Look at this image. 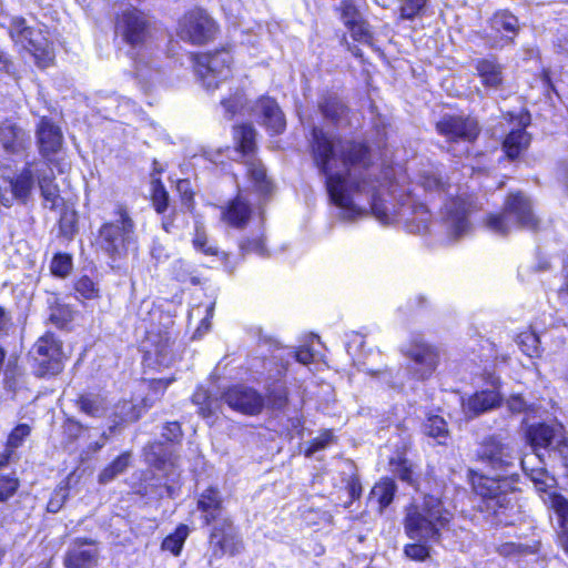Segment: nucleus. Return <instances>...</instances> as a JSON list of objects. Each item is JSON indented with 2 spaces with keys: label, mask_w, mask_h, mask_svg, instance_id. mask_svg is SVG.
<instances>
[{
  "label": "nucleus",
  "mask_w": 568,
  "mask_h": 568,
  "mask_svg": "<svg viewBox=\"0 0 568 568\" xmlns=\"http://www.w3.org/2000/svg\"><path fill=\"white\" fill-rule=\"evenodd\" d=\"M313 159L326 178V189L332 202L343 210L347 220L371 213L383 224L400 222L409 233L427 231L430 222L428 209L417 203L412 194L403 199L397 209L390 210L382 195L390 187V169H385L383 180L371 179L368 149L352 141H342L322 129L312 131Z\"/></svg>",
  "instance_id": "obj_1"
},
{
  "label": "nucleus",
  "mask_w": 568,
  "mask_h": 568,
  "mask_svg": "<svg viewBox=\"0 0 568 568\" xmlns=\"http://www.w3.org/2000/svg\"><path fill=\"white\" fill-rule=\"evenodd\" d=\"M452 519V511L440 498L433 495H426L420 503L409 504L405 508L403 525L406 536L415 542L405 546V556L425 561L430 554L427 544L439 542L443 532L449 530Z\"/></svg>",
  "instance_id": "obj_2"
},
{
  "label": "nucleus",
  "mask_w": 568,
  "mask_h": 568,
  "mask_svg": "<svg viewBox=\"0 0 568 568\" xmlns=\"http://www.w3.org/2000/svg\"><path fill=\"white\" fill-rule=\"evenodd\" d=\"M468 478L480 499L478 510L495 525H513L518 515L517 493L507 477H488L473 469Z\"/></svg>",
  "instance_id": "obj_3"
},
{
  "label": "nucleus",
  "mask_w": 568,
  "mask_h": 568,
  "mask_svg": "<svg viewBox=\"0 0 568 568\" xmlns=\"http://www.w3.org/2000/svg\"><path fill=\"white\" fill-rule=\"evenodd\" d=\"M486 225L496 234L506 235L516 227L536 229L538 219L530 199L524 192L516 191L507 195L501 213L487 217Z\"/></svg>",
  "instance_id": "obj_4"
},
{
  "label": "nucleus",
  "mask_w": 568,
  "mask_h": 568,
  "mask_svg": "<svg viewBox=\"0 0 568 568\" xmlns=\"http://www.w3.org/2000/svg\"><path fill=\"white\" fill-rule=\"evenodd\" d=\"M233 55L227 48L195 55L194 69L202 85L213 92L225 83L232 74Z\"/></svg>",
  "instance_id": "obj_5"
},
{
  "label": "nucleus",
  "mask_w": 568,
  "mask_h": 568,
  "mask_svg": "<svg viewBox=\"0 0 568 568\" xmlns=\"http://www.w3.org/2000/svg\"><path fill=\"white\" fill-rule=\"evenodd\" d=\"M255 138L256 131L251 124H243L234 128V140L239 145V151L245 158L246 172L254 186L262 194H268L272 190V183L266 176V170L258 159L255 158Z\"/></svg>",
  "instance_id": "obj_6"
},
{
  "label": "nucleus",
  "mask_w": 568,
  "mask_h": 568,
  "mask_svg": "<svg viewBox=\"0 0 568 568\" xmlns=\"http://www.w3.org/2000/svg\"><path fill=\"white\" fill-rule=\"evenodd\" d=\"M11 39L32 53L41 68L48 67L54 58L52 44L41 29L27 26L23 18H14L10 26Z\"/></svg>",
  "instance_id": "obj_7"
},
{
  "label": "nucleus",
  "mask_w": 568,
  "mask_h": 568,
  "mask_svg": "<svg viewBox=\"0 0 568 568\" xmlns=\"http://www.w3.org/2000/svg\"><path fill=\"white\" fill-rule=\"evenodd\" d=\"M176 32L183 41L201 45L214 39L217 26L205 10L195 8L179 20Z\"/></svg>",
  "instance_id": "obj_8"
},
{
  "label": "nucleus",
  "mask_w": 568,
  "mask_h": 568,
  "mask_svg": "<svg viewBox=\"0 0 568 568\" xmlns=\"http://www.w3.org/2000/svg\"><path fill=\"white\" fill-rule=\"evenodd\" d=\"M244 544L241 535L230 518H223L216 521L210 534V555L209 566L212 567L214 560L223 556L231 557L242 552Z\"/></svg>",
  "instance_id": "obj_9"
},
{
  "label": "nucleus",
  "mask_w": 568,
  "mask_h": 568,
  "mask_svg": "<svg viewBox=\"0 0 568 568\" xmlns=\"http://www.w3.org/2000/svg\"><path fill=\"white\" fill-rule=\"evenodd\" d=\"M478 207L477 200L466 193L445 203L443 213L448 233L453 239H460L469 234L471 225L468 216Z\"/></svg>",
  "instance_id": "obj_10"
},
{
  "label": "nucleus",
  "mask_w": 568,
  "mask_h": 568,
  "mask_svg": "<svg viewBox=\"0 0 568 568\" xmlns=\"http://www.w3.org/2000/svg\"><path fill=\"white\" fill-rule=\"evenodd\" d=\"M116 220L103 224L95 243L102 248H120L135 244L134 224L126 211L120 207Z\"/></svg>",
  "instance_id": "obj_11"
},
{
  "label": "nucleus",
  "mask_w": 568,
  "mask_h": 568,
  "mask_svg": "<svg viewBox=\"0 0 568 568\" xmlns=\"http://www.w3.org/2000/svg\"><path fill=\"white\" fill-rule=\"evenodd\" d=\"M476 456L495 470L508 471L519 459L514 446L500 436L491 435L483 439Z\"/></svg>",
  "instance_id": "obj_12"
},
{
  "label": "nucleus",
  "mask_w": 568,
  "mask_h": 568,
  "mask_svg": "<svg viewBox=\"0 0 568 568\" xmlns=\"http://www.w3.org/2000/svg\"><path fill=\"white\" fill-rule=\"evenodd\" d=\"M39 376L57 375L62 371V344L52 333L41 336L30 351Z\"/></svg>",
  "instance_id": "obj_13"
},
{
  "label": "nucleus",
  "mask_w": 568,
  "mask_h": 568,
  "mask_svg": "<svg viewBox=\"0 0 568 568\" xmlns=\"http://www.w3.org/2000/svg\"><path fill=\"white\" fill-rule=\"evenodd\" d=\"M115 31L124 42L136 48L143 45L150 37V20L143 11L126 8L118 17Z\"/></svg>",
  "instance_id": "obj_14"
},
{
  "label": "nucleus",
  "mask_w": 568,
  "mask_h": 568,
  "mask_svg": "<svg viewBox=\"0 0 568 568\" xmlns=\"http://www.w3.org/2000/svg\"><path fill=\"white\" fill-rule=\"evenodd\" d=\"M402 351L413 363L409 372L415 378L425 381L433 375L439 362V354L435 347L423 341H413Z\"/></svg>",
  "instance_id": "obj_15"
},
{
  "label": "nucleus",
  "mask_w": 568,
  "mask_h": 568,
  "mask_svg": "<svg viewBox=\"0 0 568 568\" xmlns=\"http://www.w3.org/2000/svg\"><path fill=\"white\" fill-rule=\"evenodd\" d=\"M222 399L233 410L248 416L258 415L265 406L264 396L256 389L244 385L230 387L223 393Z\"/></svg>",
  "instance_id": "obj_16"
},
{
  "label": "nucleus",
  "mask_w": 568,
  "mask_h": 568,
  "mask_svg": "<svg viewBox=\"0 0 568 568\" xmlns=\"http://www.w3.org/2000/svg\"><path fill=\"white\" fill-rule=\"evenodd\" d=\"M146 458L153 467L164 473L166 477V483L164 484L166 495L174 498L178 490L174 484L180 477V470L173 450L161 443H154L150 446Z\"/></svg>",
  "instance_id": "obj_17"
},
{
  "label": "nucleus",
  "mask_w": 568,
  "mask_h": 568,
  "mask_svg": "<svg viewBox=\"0 0 568 568\" xmlns=\"http://www.w3.org/2000/svg\"><path fill=\"white\" fill-rule=\"evenodd\" d=\"M436 126L450 143L466 144L474 141L478 134L477 122L469 118L444 116Z\"/></svg>",
  "instance_id": "obj_18"
},
{
  "label": "nucleus",
  "mask_w": 568,
  "mask_h": 568,
  "mask_svg": "<svg viewBox=\"0 0 568 568\" xmlns=\"http://www.w3.org/2000/svg\"><path fill=\"white\" fill-rule=\"evenodd\" d=\"M98 549L91 539L77 538L64 556L65 568H93L97 565Z\"/></svg>",
  "instance_id": "obj_19"
},
{
  "label": "nucleus",
  "mask_w": 568,
  "mask_h": 568,
  "mask_svg": "<svg viewBox=\"0 0 568 568\" xmlns=\"http://www.w3.org/2000/svg\"><path fill=\"white\" fill-rule=\"evenodd\" d=\"M40 154L48 161L57 154L63 144V135L58 125L51 120L42 118L36 131Z\"/></svg>",
  "instance_id": "obj_20"
},
{
  "label": "nucleus",
  "mask_w": 568,
  "mask_h": 568,
  "mask_svg": "<svg viewBox=\"0 0 568 568\" xmlns=\"http://www.w3.org/2000/svg\"><path fill=\"white\" fill-rule=\"evenodd\" d=\"M565 432V427L557 422L538 423L528 427L527 436L534 447L547 448L550 453L562 440Z\"/></svg>",
  "instance_id": "obj_21"
},
{
  "label": "nucleus",
  "mask_w": 568,
  "mask_h": 568,
  "mask_svg": "<svg viewBox=\"0 0 568 568\" xmlns=\"http://www.w3.org/2000/svg\"><path fill=\"white\" fill-rule=\"evenodd\" d=\"M0 144L10 154L23 152L29 145V136L16 122L7 119L0 122Z\"/></svg>",
  "instance_id": "obj_22"
},
{
  "label": "nucleus",
  "mask_w": 568,
  "mask_h": 568,
  "mask_svg": "<svg viewBox=\"0 0 568 568\" xmlns=\"http://www.w3.org/2000/svg\"><path fill=\"white\" fill-rule=\"evenodd\" d=\"M500 404L501 396L497 390L485 389L471 395L464 402L463 407L466 415L475 417L498 407Z\"/></svg>",
  "instance_id": "obj_23"
},
{
  "label": "nucleus",
  "mask_w": 568,
  "mask_h": 568,
  "mask_svg": "<svg viewBox=\"0 0 568 568\" xmlns=\"http://www.w3.org/2000/svg\"><path fill=\"white\" fill-rule=\"evenodd\" d=\"M255 112L261 115L263 124L270 132L278 134L285 129L284 114L273 99L261 98L256 103Z\"/></svg>",
  "instance_id": "obj_24"
},
{
  "label": "nucleus",
  "mask_w": 568,
  "mask_h": 568,
  "mask_svg": "<svg viewBox=\"0 0 568 568\" xmlns=\"http://www.w3.org/2000/svg\"><path fill=\"white\" fill-rule=\"evenodd\" d=\"M197 509L203 514L206 525L223 519L222 497L219 489L209 487L201 493L197 499Z\"/></svg>",
  "instance_id": "obj_25"
},
{
  "label": "nucleus",
  "mask_w": 568,
  "mask_h": 568,
  "mask_svg": "<svg viewBox=\"0 0 568 568\" xmlns=\"http://www.w3.org/2000/svg\"><path fill=\"white\" fill-rule=\"evenodd\" d=\"M477 75L486 88L498 89L504 81V67L496 59H478L475 62Z\"/></svg>",
  "instance_id": "obj_26"
},
{
  "label": "nucleus",
  "mask_w": 568,
  "mask_h": 568,
  "mask_svg": "<svg viewBox=\"0 0 568 568\" xmlns=\"http://www.w3.org/2000/svg\"><path fill=\"white\" fill-rule=\"evenodd\" d=\"M43 165L45 166L43 170H37L38 184L45 202V206L53 210L59 205L61 197L59 195V189L54 183L52 169L48 164Z\"/></svg>",
  "instance_id": "obj_27"
},
{
  "label": "nucleus",
  "mask_w": 568,
  "mask_h": 568,
  "mask_svg": "<svg viewBox=\"0 0 568 568\" xmlns=\"http://www.w3.org/2000/svg\"><path fill=\"white\" fill-rule=\"evenodd\" d=\"M491 29L497 33L506 32L513 34L511 37L506 36L501 38V43H494L493 47H504L513 42V37L519 30V23L517 17H515L509 11L503 10L498 11L494 14L490 20Z\"/></svg>",
  "instance_id": "obj_28"
},
{
  "label": "nucleus",
  "mask_w": 568,
  "mask_h": 568,
  "mask_svg": "<svg viewBox=\"0 0 568 568\" xmlns=\"http://www.w3.org/2000/svg\"><path fill=\"white\" fill-rule=\"evenodd\" d=\"M222 216L229 225L242 227L251 216V206L242 196H237L223 210Z\"/></svg>",
  "instance_id": "obj_29"
},
{
  "label": "nucleus",
  "mask_w": 568,
  "mask_h": 568,
  "mask_svg": "<svg viewBox=\"0 0 568 568\" xmlns=\"http://www.w3.org/2000/svg\"><path fill=\"white\" fill-rule=\"evenodd\" d=\"M77 406L82 413L94 418L104 416L109 408L106 398L95 393L81 394L77 399Z\"/></svg>",
  "instance_id": "obj_30"
},
{
  "label": "nucleus",
  "mask_w": 568,
  "mask_h": 568,
  "mask_svg": "<svg viewBox=\"0 0 568 568\" xmlns=\"http://www.w3.org/2000/svg\"><path fill=\"white\" fill-rule=\"evenodd\" d=\"M541 499L556 515L561 531L568 530V499L554 489L541 495Z\"/></svg>",
  "instance_id": "obj_31"
},
{
  "label": "nucleus",
  "mask_w": 568,
  "mask_h": 568,
  "mask_svg": "<svg viewBox=\"0 0 568 568\" xmlns=\"http://www.w3.org/2000/svg\"><path fill=\"white\" fill-rule=\"evenodd\" d=\"M397 486L390 478H384L376 483L371 490L369 500L378 504L379 511L382 513L387 508L394 499Z\"/></svg>",
  "instance_id": "obj_32"
},
{
  "label": "nucleus",
  "mask_w": 568,
  "mask_h": 568,
  "mask_svg": "<svg viewBox=\"0 0 568 568\" xmlns=\"http://www.w3.org/2000/svg\"><path fill=\"white\" fill-rule=\"evenodd\" d=\"M520 465H521L523 470L534 483L536 489L540 493V496L545 495V494H547V491H550L551 489H554V487L556 485V479L554 477H551L544 467L529 468L527 459H521Z\"/></svg>",
  "instance_id": "obj_33"
},
{
  "label": "nucleus",
  "mask_w": 568,
  "mask_h": 568,
  "mask_svg": "<svg viewBox=\"0 0 568 568\" xmlns=\"http://www.w3.org/2000/svg\"><path fill=\"white\" fill-rule=\"evenodd\" d=\"M530 138L523 128H518L508 133L505 138L503 148L509 159H516L529 145Z\"/></svg>",
  "instance_id": "obj_34"
},
{
  "label": "nucleus",
  "mask_w": 568,
  "mask_h": 568,
  "mask_svg": "<svg viewBox=\"0 0 568 568\" xmlns=\"http://www.w3.org/2000/svg\"><path fill=\"white\" fill-rule=\"evenodd\" d=\"M423 432L428 437H433L438 444L446 443L449 432L445 419L438 415H430L423 424Z\"/></svg>",
  "instance_id": "obj_35"
},
{
  "label": "nucleus",
  "mask_w": 568,
  "mask_h": 568,
  "mask_svg": "<svg viewBox=\"0 0 568 568\" xmlns=\"http://www.w3.org/2000/svg\"><path fill=\"white\" fill-rule=\"evenodd\" d=\"M320 109L324 118L333 123H337L346 113V108L336 95L324 97L320 102Z\"/></svg>",
  "instance_id": "obj_36"
},
{
  "label": "nucleus",
  "mask_w": 568,
  "mask_h": 568,
  "mask_svg": "<svg viewBox=\"0 0 568 568\" xmlns=\"http://www.w3.org/2000/svg\"><path fill=\"white\" fill-rule=\"evenodd\" d=\"M389 465H390V470L393 471V474L396 475L402 481L412 486L416 490L418 489L417 477L415 475V471L413 470L412 464L408 463L407 459L393 458V459H390Z\"/></svg>",
  "instance_id": "obj_37"
},
{
  "label": "nucleus",
  "mask_w": 568,
  "mask_h": 568,
  "mask_svg": "<svg viewBox=\"0 0 568 568\" xmlns=\"http://www.w3.org/2000/svg\"><path fill=\"white\" fill-rule=\"evenodd\" d=\"M130 454L123 453L119 457H116L110 465H108L99 474V483L105 485L112 481L116 476L123 474L129 466Z\"/></svg>",
  "instance_id": "obj_38"
},
{
  "label": "nucleus",
  "mask_w": 568,
  "mask_h": 568,
  "mask_svg": "<svg viewBox=\"0 0 568 568\" xmlns=\"http://www.w3.org/2000/svg\"><path fill=\"white\" fill-rule=\"evenodd\" d=\"M33 172L30 166H27L22 172L11 182L12 193L17 199L24 200L29 196L33 186Z\"/></svg>",
  "instance_id": "obj_39"
},
{
  "label": "nucleus",
  "mask_w": 568,
  "mask_h": 568,
  "mask_svg": "<svg viewBox=\"0 0 568 568\" xmlns=\"http://www.w3.org/2000/svg\"><path fill=\"white\" fill-rule=\"evenodd\" d=\"M187 535L189 527L186 525H180L173 534L164 538L162 549L170 551L174 556L180 555Z\"/></svg>",
  "instance_id": "obj_40"
},
{
  "label": "nucleus",
  "mask_w": 568,
  "mask_h": 568,
  "mask_svg": "<svg viewBox=\"0 0 568 568\" xmlns=\"http://www.w3.org/2000/svg\"><path fill=\"white\" fill-rule=\"evenodd\" d=\"M267 404L272 409L281 410L287 404V389L282 382H276L266 389Z\"/></svg>",
  "instance_id": "obj_41"
},
{
  "label": "nucleus",
  "mask_w": 568,
  "mask_h": 568,
  "mask_svg": "<svg viewBox=\"0 0 568 568\" xmlns=\"http://www.w3.org/2000/svg\"><path fill=\"white\" fill-rule=\"evenodd\" d=\"M50 268L55 276L65 277L72 270V257L67 253L58 252L51 261Z\"/></svg>",
  "instance_id": "obj_42"
},
{
  "label": "nucleus",
  "mask_w": 568,
  "mask_h": 568,
  "mask_svg": "<svg viewBox=\"0 0 568 568\" xmlns=\"http://www.w3.org/2000/svg\"><path fill=\"white\" fill-rule=\"evenodd\" d=\"M539 337L535 333H523L518 336V345L529 357L539 356Z\"/></svg>",
  "instance_id": "obj_43"
},
{
  "label": "nucleus",
  "mask_w": 568,
  "mask_h": 568,
  "mask_svg": "<svg viewBox=\"0 0 568 568\" xmlns=\"http://www.w3.org/2000/svg\"><path fill=\"white\" fill-rule=\"evenodd\" d=\"M75 292L87 300L100 296L97 284L87 275L81 276L74 284Z\"/></svg>",
  "instance_id": "obj_44"
},
{
  "label": "nucleus",
  "mask_w": 568,
  "mask_h": 568,
  "mask_svg": "<svg viewBox=\"0 0 568 568\" xmlns=\"http://www.w3.org/2000/svg\"><path fill=\"white\" fill-rule=\"evenodd\" d=\"M426 0H399V12L402 19L412 20L425 8Z\"/></svg>",
  "instance_id": "obj_45"
},
{
  "label": "nucleus",
  "mask_w": 568,
  "mask_h": 568,
  "mask_svg": "<svg viewBox=\"0 0 568 568\" xmlns=\"http://www.w3.org/2000/svg\"><path fill=\"white\" fill-rule=\"evenodd\" d=\"M31 434V426L28 424L17 425L8 436L7 446L11 450L20 447L26 438Z\"/></svg>",
  "instance_id": "obj_46"
},
{
  "label": "nucleus",
  "mask_w": 568,
  "mask_h": 568,
  "mask_svg": "<svg viewBox=\"0 0 568 568\" xmlns=\"http://www.w3.org/2000/svg\"><path fill=\"white\" fill-rule=\"evenodd\" d=\"M192 403L199 407V414L203 417L212 415V399L206 389L200 387L192 396Z\"/></svg>",
  "instance_id": "obj_47"
},
{
  "label": "nucleus",
  "mask_w": 568,
  "mask_h": 568,
  "mask_svg": "<svg viewBox=\"0 0 568 568\" xmlns=\"http://www.w3.org/2000/svg\"><path fill=\"white\" fill-rule=\"evenodd\" d=\"M19 488V480L13 475L0 476V503L7 501L11 498Z\"/></svg>",
  "instance_id": "obj_48"
},
{
  "label": "nucleus",
  "mask_w": 568,
  "mask_h": 568,
  "mask_svg": "<svg viewBox=\"0 0 568 568\" xmlns=\"http://www.w3.org/2000/svg\"><path fill=\"white\" fill-rule=\"evenodd\" d=\"M341 18L345 26H353L362 19L361 12L357 10L353 0H343L339 4Z\"/></svg>",
  "instance_id": "obj_49"
},
{
  "label": "nucleus",
  "mask_w": 568,
  "mask_h": 568,
  "mask_svg": "<svg viewBox=\"0 0 568 568\" xmlns=\"http://www.w3.org/2000/svg\"><path fill=\"white\" fill-rule=\"evenodd\" d=\"M243 94L236 91L233 97L221 100V105L224 109L225 118L232 119L243 106Z\"/></svg>",
  "instance_id": "obj_50"
},
{
  "label": "nucleus",
  "mask_w": 568,
  "mask_h": 568,
  "mask_svg": "<svg viewBox=\"0 0 568 568\" xmlns=\"http://www.w3.org/2000/svg\"><path fill=\"white\" fill-rule=\"evenodd\" d=\"M172 345L173 342L169 336L163 337V339L155 345V355L160 364L169 365L171 363Z\"/></svg>",
  "instance_id": "obj_51"
},
{
  "label": "nucleus",
  "mask_w": 568,
  "mask_h": 568,
  "mask_svg": "<svg viewBox=\"0 0 568 568\" xmlns=\"http://www.w3.org/2000/svg\"><path fill=\"white\" fill-rule=\"evenodd\" d=\"M169 195L160 181H156L153 189L152 202L156 212L162 213L168 207Z\"/></svg>",
  "instance_id": "obj_52"
},
{
  "label": "nucleus",
  "mask_w": 568,
  "mask_h": 568,
  "mask_svg": "<svg viewBox=\"0 0 568 568\" xmlns=\"http://www.w3.org/2000/svg\"><path fill=\"white\" fill-rule=\"evenodd\" d=\"M346 27L356 41L368 42L372 39L368 24L363 19H359L353 26Z\"/></svg>",
  "instance_id": "obj_53"
},
{
  "label": "nucleus",
  "mask_w": 568,
  "mask_h": 568,
  "mask_svg": "<svg viewBox=\"0 0 568 568\" xmlns=\"http://www.w3.org/2000/svg\"><path fill=\"white\" fill-rule=\"evenodd\" d=\"M419 183L427 191H445V183L434 172H425Z\"/></svg>",
  "instance_id": "obj_54"
},
{
  "label": "nucleus",
  "mask_w": 568,
  "mask_h": 568,
  "mask_svg": "<svg viewBox=\"0 0 568 568\" xmlns=\"http://www.w3.org/2000/svg\"><path fill=\"white\" fill-rule=\"evenodd\" d=\"M550 456L558 459L562 466L568 468V436L566 432L562 435V440H560L550 452Z\"/></svg>",
  "instance_id": "obj_55"
},
{
  "label": "nucleus",
  "mask_w": 568,
  "mask_h": 568,
  "mask_svg": "<svg viewBox=\"0 0 568 568\" xmlns=\"http://www.w3.org/2000/svg\"><path fill=\"white\" fill-rule=\"evenodd\" d=\"M162 437L169 443L179 442L182 438L181 425L178 422L166 423L162 429Z\"/></svg>",
  "instance_id": "obj_56"
},
{
  "label": "nucleus",
  "mask_w": 568,
  "mask_h": 568,
  "mask_svg": "<svg viewBox=\"0 0 568 568\" xmlns=\"http://www.w3.org/2000/svg\"><path fill=\"white\" fill-rule=\"evenodd\" d=\"M333 442V435L331 433H324L320 437L315 438L307 450L305 452L306 457L313 456L316 452L325 449Z\"/></svg>",
  "instance_id": "obj_57"
},
{
  "label": "nucleus",
  "mask_w": 568,
  "mask_h": 568,
  "mask_svg": "<svg viewBox=\"0 0 568 568\" xmlns=\"http://www.w3.org/2000/svg\"><path fill=\"white\" fill-rule=\"evenodd\" d=\"M507 407L511 413L519 414L529 409V405L520 395H513L507 400Z\"/></svg>",
  "instance_id": "obj_58"
},
{
  "label": "nucleus",
  "mask_w": 568,
  "mask_h": 568,
  "mask_svg": "<svg viewBox=\"0 0 568 568\" xmlns=\"http://www.w3.org/2000/svg\"><path fill=\"white\" fill-rule=\"evenodd\" d=\"M12 326V318L10 313L0 306V337L8 335L9 329Z\"/></svg>",
  "instance_id": "obj_59"
},
{
  "label": "nucleus",
  "mask_w": 568,
  "mask_h": 568,
  "mask_svg": "<svg viewBox=\"0 0 568 568\" xmlns=\"http://www.w3.org/2000/svg\"><path fill=\"white\" fill-rule=\"evenodd\" d=\"M206 243H207V236H206L205 229L203 225L196 223L193 244L197 247H203Z\"/></svg>",
  "instance_id": "obj_60"
},
{
  "label": "nucleus",
  "mask_w": 568,
  "mask_h": 568,
  "mask_svg": "<svg viewBox=\"0 0 568 568\" xmlns=\"http://www.w3.org/2000/svg\"><path fill=\"white\" fill-rule=\"evenodd\" d=\"M498 552L503 556H511L521 552V545L505 542L499 546Z\"/></svg>",
  "instance_id": "obj_61"
},
{
  "label": "nucleus",
  "mask_w": 568,
  "mask_h": 568,
  "mask_svg": "<svg viewBox=\"0 0 568 568\" xmlns=\"http://www.w3.org/2000/svg\"><path fill=\"white\" fill-rule=\"evenodd\" d=\"M295 358L298 363L307 365L313 361V353L307 347H303L295 352Z\"/></svg>",
  "instance_id": "obj_62"
},
{
  "label": "nucleus",
  "mask_w": 568,
  "mask_h": 568,
  "mask_svg": "<svg viewBox=\"0 0 568 568\" xmlns=\"http://www.w3.org/2000/svg\"><path fill=\"white\" fill-rule=\"evenodd\" d=\"M214 305L207 307L206 312L207 315L201 321V325L197 327L195 335H201L202 333H205L210 328V317H212Z\"/></svg>",
  "instance_id": "obj_63"
},
{
  "label": "nucleus",
  "mask_w": 568,
  "mask_h": 568,
  "mask_svg": "<svg viewBox=\"0 0 568 568\" xmlns=\"http://www.w3.org/2000/svg\"><path fill=\"white\" fill-rule=\"evenodd\" d=\"M349 494L353 499H357L362 493V486L357 480H352L348 485Z\"/></svg>",
  "instance_id": "obj_64"
}]
</instances>
